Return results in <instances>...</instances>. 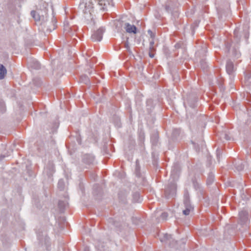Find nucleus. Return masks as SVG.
<instances>
[{
  "label": "nucleus",
  "mask_w": 251,
  "mask_h": 251,
  "mask_svg": "<svg viewBox=\"0 0 251 251\" xmlns=\"http://www.w3.org/2000/svg\"><path fill=\"white\" fill-rule=\"evenodd\" d=\"M184 204L185 209L183 211V213L185 215H188L190 212L193 210V207L191 205L189 198L187 196H185Z\"/></svg>",
  "instance_id": "obj_1"
},
{
  "label": "nucleus",
  "mask_w": 251,
  "mask_h": 251,
  "mask_svg": "<svg viewBox=\"0 0 251 251\" xmlns=\"http://www.w3.org/2000/svg\"><path fill=\"white\" fill-rule=\"evenodd\" d=\"M104 31V29L102 27H100L92 35L91 38L93 40L95 41H100L102 38V34Z\"/></svg>",
  "instance_id": "obj_2"
},
{
  "label": "nucleus",
  "mask_w": 251,
  "mask_h": 251,
  "mask_svg": "<svg viewBox=\"0 0 251 251\" xmlns=\"http://www.w3.org/2000/svg\"><path fill=\"white\" fill-rule=\"evenodd\" d=\"M226 70L227 73L230 75H232L235 71V68L233 63L231 61H228L226 65Z\"/></svg>",
  "instance_id": "obj_3"
},
{
  "label": "nucleus",
  "mask_w": 251,
  "mask_h": 251,
  "mask_svg": "<svg viewBox=\"0 0 251 251\" xmlns=\"http://www.w3.org/2000/svg\"><path fill=\"white\" fill-rule=\"evenodd\" d=\"M125 28L126 31L129 33H136V27L134 25H131L128 23H126Z\"/></svg>",
  "instance_id": "obj_4"
},
{
  "label": "nucleus",
  "mask_w": 251,
  "mask_h": 251,
  "mask_svg": "<svg viewBox=\"0 0 251 251\" xmlns=\"http://www.w3.org/2000/svg\"><path fill=\"white\" fill-rule=\"evenodd\" d=\"M100 7L101 10H104L106 9L107 5L109 4L108 0H95Z\"/></svg>",
  "instance_id": "obj_5"
},
{
  "label": "nucleus",
  "mask_w": 251,
  "mask_h": 251,
  "mask_svg": "<svg viewBox=\"0 0 251 251\" xmlns=\"http://www.w3.org/2000/svg\"><path fill=\"white\" fill-rule=\"evenodd\" d=\"M240 221L241 224L246 223L248 220V214L246 211H241L239 213Z\"/></svg>",
  "instance_id": "obj_6"
},
{
  "label": "nucleus",
  "mask_w": 251,
  "mask_h": 251,
  "mask_svg": "<svg viewBox=\"0 0 251 251\" xmlns=\"http://www.w3.org/2000/svg\"><path fill=\"white\" fill-rule=\"evenodd\" d=\"M6 72V69L4 66L2 64H0V79L4 78Z\"/></svg>",
  "instance_id": "obj_7"
},
{
  "label": "nucleus",
  "mask_w": 251,
  "mask_h": 251,
  "mask_svg": "<svg viewBox=\"0 0 251 251\" xmlns=\"http://www.w3.org/2000/svg\"><path fill=\"white\" fill-rule=\"evenodd\" d=\"M92 11V7L90 5H88V7L85 6L84 9L83 10L84 14L89 13L90 15L91 14Z\"/></svg>",
  "instance_id": "obj_8"
},
{
  "label": "nucleus",
  "mask_w": 251,
  "mask_h": 251,
  "mask_svg": "<svg viewBox=\"0 0 251 251\" xmlns=\"http://www.w3.org/2000/svg\"><path fill=\"white\" fill-rule=\"evenodd\" d=\"M31 15L36 21L40 20V16L36 11H32L31 12Z\"/></svg>",
  "instance_id": "obj_9"
},
{
  "label": "nucleus",
  "mask_w": 251,
  "mask_h": 251,
  "mask_svg": "<svg viewBox=\"0 0 251 251\" xmlns=\"http://www.w3.org/2000/svg\"><path fill=\"white\" fill-rule=\"evenodd\" d=\"M214 176L212 174H209L207 179V184L208 185L211 184L214 181Z\"/></svg>",
  "instance_id": "obj_10"
},
{
  "label": "nucleus",
  "mask_w": 251,
  "mask_h": 251,
  "mask_svg": "<svg viewBox=\"0 0 251 251\" xmlns=\"http://www.w3.org/2000/svg\"><path fill=\"white\" fill-rule=\"evenodd\" d=\"M154 39H151L150 42V51H154L155 49L154 47Z\"/></svg>",
  "instance_id": "obj_11"
},
{
  "label": "nucleus",
  "mask_w": 251,
  "mask_h": 251,
  "mask_svg": "<svg viewBox=\"0 0 251 251\" xmlns=\"http://www.w3.org/2000/svg\"><path fill=\"white\" fill-rule=\"evenodd\" d=\"M148 33H149V34L150 35L151 38V39H154V38H155V34L153 33L151 30H148Z\"/></svg>",
  "instance_id": "obj_12"
},
{
  "label": "nucleus",
  "mask_w": 251,
  "mask_h": 251,
  "mask_svg": "<svg viewBox=\"0 0 251 251\" xmlns=\"http://www.w3.org/2000/svg\"><path fill=\"white\" fill-rule=\"evenodd\" d=\"M164 238H165L164 239V241L165 240H169V239H170L171 238V235L166 234L164 235Z\"/></svg>",
  "instance_id": "obj_13"
},
{
  "label": "nucleus",
  "mask_w": 251,
  "mask_h": 251,
  "mask_svg": "<svg viewBox=\"0 0 251 251\" xmlns=\"http://www.w3.org/2000/svg\"><path fill=\"white\" fill-rule=\"evenodd\" d=\"M0 110L2 112H4L5 110V106L4 105V104L3 103H0Z\"/></svg>",
  "instance_id": "obj_14"
},
{
  "label": "nucleus",
  "mask_w": 251,
  "mask_h": 251,
  "mask_svg": "<svg viewBox=\"0 0 251 251\" xmlns=\"http://www.w3.org/2000/svg\"><path fill=\"white\" fill-rule=\"evenodd\" d=\"M168 216V214L167 213H163L161 215V217L163 219H165Z\"/></svg>",
  "instance_id": "obj_15"
},
{
  "label": "nucleus",
  "mask_w": 251,
  "mask_h": 251,
  "mask_svg": "<svg viewBox=\"0 0 251 251\" xmlns=\"http://www.w3.org/2000/svg\"><path fill=\"white\" fill-rule=\"evenodd\" d=\"M153 51H150L149 55L152 58L154 56V54L152 53Z\"/></svg>",
  "instance_id": "obj_16"
},
{
  "label": "nucleus",
  "mask_w": 251,
  "mask_h": 251,
  "mask_svg": "<svg viewBox=\"0 0 251 251\" xmlns=\"http://www.w3.org/2000/svg\"><path fill=\"white\" fill-rule=\"evenodd\" d=\"M40 68L39 64L38 62L36 63V66H35V69H39Z\"/></svg>",
  "instance_id": "obj_17"
},
{
  "label": "nucleus",
  "mask_w": 251,
  "mask_h": 251,
  "mask_svg": "<svg viewBox=\"0 0 251 251\" xmlns=\"http://www.w3.org/2000/svg\"><path fill=\"white\" fill-rule=\"evenodd\" d=\"M125 47H126L127 49H128L129 48V45H128V43H126V44H125Z\"/></svg>",
  "instance_id": "obj_18"
},
{
  "label": "nucleus",
  "mask_w": 251,
  "mask_h": 251,
  "mask_svg": "<svg viewBox=\"0 0 251 251\" xmlns=\"http://www.w3.org/2000/svg\"><path fill=\"white\" fill-rule=\"evenodd\" d=\"M237 32H238V31L236 29L234 30V34L235 36H237L236 34H237Z\"/></svg>",
  "instance_id": "obj_19"
},
{
  "label": "nucleus",
  "mask_w": 251,
  "mask_h": 251,
  "mask_svg": "<svg viewBox=\"0 0 251 251\" xmlns=\"http://www.w3.org/2000/svg\"><path fill=\"white\" fill-rule=\"evenodd\" d=\"M62 183V181H59L58 183V185H60Z\"/></svg>",
  "instance_id": "obj_20"
},
{
  "label": "nucleus",
  "mask_w": 251,
  "mask_h": 251,
  "mask_svg": "<svg viewBox=\"0 0 251 251\" xmlns=\"http://www.w3.org/2000/svg\"><path fill=\"white\" fill-rule=\"evenodd\" d=\"M59 204V206H60V205H61V201L59 202V204Z\"/></svg>",
  "instance_id": "obj_21"
},
{
  "label": "nucleus",
  "mask_w": 251,
  "mask_h": 251,
  "mask_svg": "<svg viewBox=\"0 0 251 251\" xmlns=\"http://www.w3.org/2000/svg\"><path fill=\"white\" fill-rule=\"evenodd\" d=\"M97 247L99 248H100V246L98 244L97 245Z\"/></svg>",
  "instance_id": "obj_22"
},
{
  "label": "nucleus",
  "mask_w": 251,
  "mask_h": 251,
  "mask_svg": "<svg viewBox=\"0 0 251 251\" xmlns=\"http://www.w3.org/2000/svg\"><path fill=\"white\" fill-rule=\"evenodd\" d=\"M135 196H138V197L139 196L138 194H135Z\"/></svg>",
  "instance_id": "obj_23"
},
{
  "label": "nucleus",
  "mask_w": 251,
  "mask_h": 251,
  "mask_svg": "<svg viewBox=\"0 0 251 251\" xmlns=\"http://www.w3.org/2000/svg\"><path fill=\"white\" fill-rule=\"evenodd\" d=\"M166 9L167 10H168V8L167 6L166 7Z\"/></svg>",
  "instance_id": "obj_24"
},
{
  "label": "nucleus",
  "mask_w": 251,
  "mask_h": 251,
  "mask_svg": "<svg viewBox=\"0 0 251 251\" xmlns=\"http://www.w3.org/2000/svg\"><path fill=\"white\" fill-rule=\"evenodd\" d=\"M83 77H84L85 78H86V76H84Z\"/></svg>",
  "instance_id": "obj_25"
}]
</instances>
